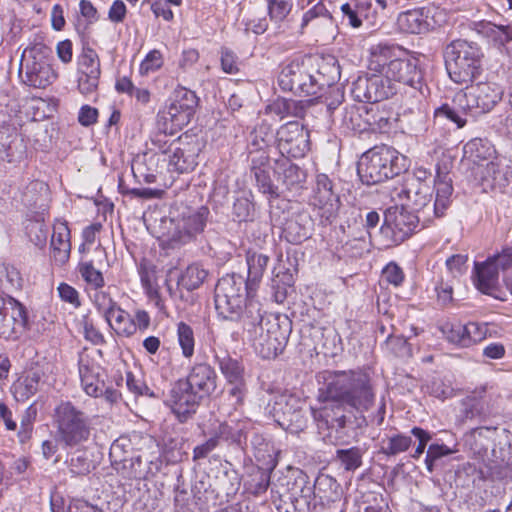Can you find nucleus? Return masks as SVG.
<instances>
[{
  "instance_id": "1",
  "label": "nucleus",
  "mask_w": 512,
  "mask_h": 512,
  "mask_svg": "<svg viewBox=\"0 0 512 512\" xmlns=\"http://www.w3.org/2000/svg\"><path fill=\"white\" fill-rule=\"evenodd\" d=\"M318 400L324 405L311 409L317 427L331 444L357 441L368 423L364 412L374 403L369 378L361 371L325 370L317 375Z\"/></svg>"
},
{
  "instance_id": "2",
  "label": "nucleus",
  "mask_w": 512,
  "mask_h": 512,
  "mask_svg": "<svg viewBox=\"0 0 512 512\" xmlns=\"http://www.w3.org/2000/svg\"><path fill=\"white\" fill-rule=\"evenodd\" d=\"M407 170V158L390 146H375L360 157L357 174L365 185L392 179Z\"/></svg>"
},
{
  "instance_id": "3",
  "label": "nucleus",
  "mask_w": 512,
  "mask_h": 512,
  "mask_svg": "<svg viewBox=\"0 0 512 512\" xmlns=\"http://www.w3.org/2000/svg\"><path fill=\"white\" fill-rule=\"evenodd\" d=\"M443 57L448 76L456 84L467 85L482 72L484 54L475 42L453 40L445 46Z\"/></svg>"
},
{
  "instance_id": "4",
  "label": "nucleus",
  "mask_w": 512,
  "mask_h": 512,
  "mask_svg": "<svg viewBox=\"0 0 512 512\" xmlns=\"http://www.w3.org/2000/svg\"><path fill=\"white\" fill-rule=\"evenodd\" d=\"M270 221L273 227L281 230V237L292 244H300L312 234L313 221L310 215L306 212L292 213L287 200L271 202Z\"/></svg>"
},
{
  "instance_id": "5",
  "label": "nucleus",
  "mask_w": 512,
  "mask_h": 512,
  "mask_svg": "<svg viewBox=\"0 0 512 512\" xmlns=\"http://www.w3.org/2000/svg\"><path fill=\"white\" fill-rule=\"evenodd\" d=\"M323 75L310 69L300 61H292L285 65L278 75V85L283 91H289L299 96H315L328 83L321 80Z\"/></svg>"
},
{
  "instance_id": "6",
  "label": "nucleus",
  "mask_w": 512,
  "mask_h": 512,
  "mask_svg": "<svg viewBox=\"0 0 512 512\" xmlns=\"http://www.w3.org/2000/svg\"><path fill=\"white\" fill-rule=\"evenodd\" d=\"M19 75L24 84L38 89L48 87L56 78L44 48L40 46L28 47L23 51Z\"/></svg>"
},
{
  "instance_id": "7",
  "label": "nucleus",
  "mask_w": 512,
  "mask_h": 512,
  "mask_svg": "<svg viewBox=\"0 0 512 512\" xmlns=\"http://www.w3.org/2000/svg\"><path fill=\"white\" fill-rule=\"evenodd\" d=\"M58 434L66 445H76L88 439L90 429L87 417L71 402H61L55 408Z\"/></svg>"
},
{
  "instance_id": "8",
  "label": "nucleus",
  "mask_w": 512,
  "mask_h": 512,
  "mask_svg": "<svg viewBox=\"0 0 512 512\" xmlns=\"http://www.w3.org/2000/svg\"><path fill=\"white\" fill-rule=\"evenodd\" d=\"M31 322L27 308L18 300L0 297V337L17 341L30 329Z\"/></svg>"
},
{
  "instance_id": "9",
  "label": "nucleus",
  "mask_w": 512,
  "mask_h": 512,
  "mask_svg": "<svg viewBox=\"0 0 512 512\" xmlns=\"http://www.w3.org/2000/svg\"><path fill=\"white\" fill-rule=\"evenodd\" d=\"M268 413L284 430L296 434L307 426V418L301 401L292 395H281L267 407Z\"/></svg>"
},
{
  "instance_id": "10",
  "label": "nucleus",
  "mask_w": 512,
  "mask_h": 512,
  "mask_svg": "<svg viewBox=\"0 0 512 512\" xmlns=\"http://www.w3.org/2000/svg\"><path fill=\"white\" fill-rule=\"evenodd\" d=\"M310 204L320 218L321 225L327 226L336 220L340 199L334 191L333 181L326 174L320 173L316 176Z\"/></svg>"
},
{
  "instance_id": "11",
  "label": "nucleus",
  "mask_w": 512,
  "mask_h": 512,
  "mask_svg": "<svg viewBox=\"0 0 512 512\" xmlns=\"http://www.w3.org/2000/svg\"><path fill=\"white\" fill-rule=\"evenodd\" d=\"M275 142L282 158H302L310 149L309 131L300 122L289 121L278 128Z\"/></svg>"
},
{
  "instance_id": "12",
  "label": "nucleus",
  "mask_w": 512,
  "mask_h": 512,
  "mask_svg": "<svg viewBox=\"0 0 512 512\" xmlns=\"http://www.w3.org/2000/svg\"><path fill=\"white\" fill-rule=\"evenodd\" d=\"M386 78L398 90V84H404L413 91V96L418 93L422 98L428 92L427 85L423 82L422 71L418 66V60L414 58H394L386 71Z\"/></svg>"
},
{
  "instance_id": "13",
  "label": "nucleus",
  "mask_w": 512,
  "mask_h": 512,
  "mask_svg": "<svg viewBox=\"0 0 512 512\" xmlns=\"http://www.w3.org/2000/svg\"><path fill=\"white\" fill-rule=\"evenodd\" d=\"M210 211L208 207L201 206L197 210L190 211L187 215L171 222L173 229L168 232L167 244L170 248H177L196 239L197 235L204 231Z\"/></svg>"
},
{
  "instance_id": "14",
  "label": "nucleus",
  "mask_w": 512,
  "mask_h": 512,
  "mask_svg": "<svg viewBox=\"0 0 512 512\" xmlns=\"http://www.w3.org/2000/svg\"><path fill=\"white\" fill-rule=\"evenodd\" d=\"M290 332L287 319L282 324L277 319L266 321L264 330L255 335L254 347L263 359L275 358L286 348Z\"/></svg>"
},
{
  "instance_id": "15",
  "label": "nucleus",
  "mask_w": 512,
  "mask_h": 512,
  "mask_svg": "<svg viewBox=\"0 0 512 512\" xmlns=\"http://www.w3.org/2000/svg\"><path fill=\"white\" fill-rule=\"evenodd\" d=\"M286 492L282 495L283 504L280 510L283 512H313L311 502L314 499L313 488L308 477L302 471L296 475L286 477Z\"/></svg>"
},
{
  "instance_id": "16",
  "label": "nucleus",
  "mask_w": 512,
  "mask_h": 512,
  "mask_svg": "<svg viewBox=\"0 0 512 512\" xmlns=\"http://www.w3.org/2000/svg\"><path fill=\"white\" fill-rule=\"evenodd\" d=\"M420 217L404 207L392 206L384 212L380 230L398 245L409 238L419 226Z\"/></svg>"
},
{
  "instance_id": "17",
  "label": "nucleus",
  "mask_w": 512,
  "mask_h": 512,
  "mask_svg": "<svg viewBox=\"0 0 512 512\" xmlns=\"http://www.w3.org/2000/svg\"><path fill=\"white\" fill-rule=\"evenodd\" d=\"M203 399L179 379L172 385L164 403L180 423H186L196 414Z\"/></svg>"
},
{
  "instance_id": "18",
  "label": "nucleus",
  "mask_w": 512,
  "mask_h": 512,
  "mask_svg": "<svg viewBox=\"0 0 512 512\" xmlns=\"http://www.w3.org/2000/svg\"><path fill=\"white\" fill-rule=\"evenodd\" d=\"M396 93V87L389 82L384 73L359 76L352 85V94L359 102L379 104Z\"/></svg>"
},
{
  "instance_id": "19",
  "label": "nucleus",
  "mask_w": 512,
  "mask_h": 512,
  "mask_svg": "<svg viewBox=\"0 0 512 512\" xmlns=\"http://www.w3.org/2000/svg\"><path fill=\"white\" fill-rule=\"evenodd\" d=\"M461 91L471 117L490 112L501 101L504 93L502 87L494 82H479Z\"/></svg>"
},
{
  "instance_id": "20",
  "label": "nucleus",
  "mask_w": 512,
  "mask_h": 512,
  "mask_svg": "<svg viewBox=\"0 0 512 512\" xmlns=\"http://www.w3.org/2000/svg\"><path fill=\"white\" fill-rule=\"evenodd\" d=\"M250 171L255 179L258 191L267 195L270 203L281 200L279 198V188L271 178L270 155H264L263 153L254 155L253 160L250 161Z\"/></svg>"
},
{
  "instance_id": "21",
  "label": "nucleus",
  "mask_w": 512,
  "mask_h": 512,
  "mask_svg": "<svg viewBox=\"0 0 512 512\" xmlns=\"http://www.w3.org/2000/svg\"><path fill=\"white\" fill-rule=\"evenodd\" d=\"M468 116H471V112L467 101L464 99L462 91H458L451 102L444 103L434 110V125H441L445 121H449L454 123L458 129H461L467 124Z\"/></svg>"
},
{
  "instance_id": "22",
  "label": "nucleus",
  "mask_w": 512,
  "mask_h": 512,
  "mask_svg": "<svg viewBox=\"0 0 512 512\" xmlns=\"http://www.w3.org/2000/svg\"><path fill=\"white\" fill-rule=\"evenodd\" d=\"M181 380L202 398L209 397L217 388V374L215 369L205 362L195 363L190 368L187 376Z\"/></svg>"
},
{
  "instance_id": "23",
  "label": "nucleus",
  "mask_w": 512,
  "mask_h": 512,
  "mask_svg": "<svg viewBox=\"0 0 512 512\" xmlns=\"http://www.w3.org/2000/svg\"><path fill=\"white\" fill-rule=\"evenodd\" d=\"M174 145L168 156L169 170L178 173L193 171L198 164L199 145L196 142H184L181 138L177 139Z\"/></svg>"
},
{
  "instance_id": "24",
  "label": "nucleus",
  "mask_w": 512,
  "mask_h": 512,
  "mask_svg": "<svg viewBox=\"0 0 512 512\" xmlns=\"http://www.w3.org/2000/svg\"><path fill=\"white\" fill-rule=\"evenodd\" d=\"M475 286L483 294L490 295L500 301H506V293L498 287L499 271L491 260L475 262Z\"/></svg>"
},
{
  "instance_id": "25",
  "label": "nucleus",
  "mask_w": 512,
  "mask_h": 512,
  "mask_svg": "<svg viewBox=\"0 0 512 512\" xmlns=\"http://www.w3.org/2000/svg\"><path fill=\"white\" fill-rule=\"evenodd\" d=\"M90 38L82 39L83 50L78 57V88L83 95H89L96 90L95 51L89 46Z\"/></svg>"
},
{
  "instance_id": "26",
  "label": "nucleus",
  "mask_w": 512,
  "mask_h": 512,
  "mask_svg": "<svg viewBox=\"0 0 512 512\" xmlns=\"http://www.w3.org/2000/svg\"><path fill=\"white\" fill-rule=\"evenodd\" d=\"M434 188L436 198L432 210L436 217H442L451 204L454 191L449 167L446 163H438L436 165Z\"/></svg>"
},
{
  "instance_id": "27",
  "label": "nucleus",
  "mask_w": 512,
  "mask_h": 512,
  "mask_svg": "<svg viewBox=\"0 0 512 512\" xmlns=\"http://www.w3.org/2000/svg\"><path fill=\"white\" fill-rule=\"evenodd\" d=\"M274 173L277 180L289 191H298L304 188L307 180L306 171L286 158L275 160Z\"/></svg>"
},
{
  "instance_id": "28",
  "label": "nucleus",
  "mask_w": 512,
  "mask_h": 512,
  "mask_svg": "<svg viewBox=\"0 0 512 512\" xmlns=\"http://www.w3.org/2000/svg\"><path fill=\"white\" fill-rule=\"evenodd\" d=\"M367 132L388 133L395 128L397 115L385 104H366Z\"/></svg>"
},
{
  "instance_id": "29",
  "label": "nucleus",
  "mask_w": 512,
  "mask_h": 512,
  "mask_svg": "<svg viewBox=\"0 0 512 512\" xmlns=\"http://www.w3.org/2000/svg\"><path fill=\"white\" fill-rule=\"evenodd\" d=\"M496 150L492 143L483 138H474L463 147V160L478 166H491L494 168L493 159Z\"/></svg>"
},
{
  "instance_id": "30",
  "label": "nucleus",
  "mask_w": 512,
  "mask_h": 512,
  "mask_svg": "<svg viewBox=\"0 0 512 512\" xmlns=\"http://www.w3.org/2000/svg\"><path fill=\"white\" fill-rule=\"evenodd\" d=\"M470 28L499 49L512 41V24L496 25L490 21L482 20L472 22Z\"/></svg>"
},
{
  "instance_id": "31",
  "label": "nucleus",
  "mask_w": 512,
  "mask_h": 512,
  "mask_svg": "<svg viewBox=\"0 0 512 512\" xmlns=\"http://www.w3.org/2000/svg\"><path fill=\"white\" fill-rule=\"evenodd\" d=\"M79 377L83 391L91 396L96 397V349L85 347L79 354Z\"/></svg>"
},
{
  "instance_id": "32",
  "label": "nucleus",
  "mask_w": 512,
  "mask_h": 512,
  "mask_svg": "<svg viewBox=\"0 0 512 512\" xmlns=\"http://www.w3.org/2000/svg\"><path fill=\"white\" fill-rule=\"evenodd\" d=\"M191 118L185 112L178 109L177 105L169 103L157 114V127L164 137L174 135L184 126L188 125Z\"/></svg>"
},
{
  "instance_id": "33",
  "label": "nucleus",
  "mask_w": 512,
  "mask_h": 512,
  "mask_svg": "<svg viewBox=\"0 0 512 512\" xmlns=\"http://www.w3.org/2000/svg\"><path fill=\"white\" fill-rule=\"evenodd\" d=\"M191 118L185 112L178 109L177 105L169 103L157 114V127L164 137L174 135L184 126L188 125Z\"/></svg>"
},
{
  "instance_id": "34",
  "label": "nucleus",
  "mask_w": 512,
  "mask_h": 512,
  "mask_svg": "<svg viewBox=\"0 0 512 512\" xmlns=\"http://www.w3.org/2000/svg\"><path fill=\"white\" fill-rule=\"evenodd\" d=\"M191 118L185 112L178 109L177 105L169 103L157 114V127L164 137L174 135L184 126L188 125Z\"/></svg>"
},
{
  "instance_id": "35",
  "label": "nucleus",
  "mask_w": 512,
  "mask_h": 512,
  "mask_svg": "<svg viewBox=\"0 0 512 512\" xmlns=\"http://www.w3.org/2000/svg\"><path fill=\"white\" fill-rule=\"evenodd\" d=\"M160 154L146 152L138 154L132 161L131 170L139 183H154L156 181Z\"/></svg>"
},
{
  "instance_id": "36",
  "label": "nucleus",
  "mask_w": 512,
  "mask_h": 512,
  "mask_svg": "<svg viewBox=\"0 0 512 512\" xmlns=\"http://www.w3.org/2000/svg\"><path fill=\"white\" fill-rule=\"evenodd\" d=\"M403 54L404 50L396 44L380 42L372 45L370 48L369 68L372 71L384 73L386 67L390 65L394 58H398Z\"/></svg>"
},
{
  "instance_id": "37",
  "label": "nucleus",
  "mask_w": 512,
  "mask_h": 512,
  "mask_svg": "<svg viewBox=\"0 0 512 512\" xmlns=\"http://www.w3.org/2000/svg\"><path fill=\"white\" fill-rule=\"evenodd\" d=\"M52 256L60 265L66 263L70 256V229L66 221L57 220L51 237Z\"/></svg>"
},
{
  "instance_id": "38",
  "label": "nucleus",
  "mask_w": 512,
  "mask_h": 512,
  "mask_svg": "<svg viewBox=\"0 0 512 512\" xmlns=\"http://www.w3.org/2000/svg\"><path fill=\"white\" fill-rule=\"evenodd\" d=\"M254 291L246 297L244 309H241V318L237 321L242 324V328L249 333L258 334L263 331L265 322L259 301L254 299Z\"/></svg>"
},
{
  "instance_id": "39",
  "label": "nucleus",
  "mask_w": 512,
  "mask_h": 512,
  "mask_svg": "<svg viewBox=\"0 0 512 512\" xmlns=\"http://www.w3.org/2000/svg\"><path fill=\"white\" fill-rule=\"evenodd\" d=\"M214 363L226 382L245 378V367L238 357H233L227 350H213Z\"/></svg>"
},
{
  "instance_id": "40",
  "label": "nucleus",
  "mask_w": 512,
  "mask_h": 512,
  "mask_svg": "<svg viewBox=\"0 0 512 512\" xmlns=\"http://www.w3.org/2000/svg\"><path fill=\"white\" fill-rule=\"evenodd\" d=\"M486 394V386H480L473 390L469 395L460 402V409L457 415V421L461 424L467 420L484 414V396Z\"/></svg>"
},
{
  "instance_id": "41",
  "label": "nucleus",
  "mask_w": 512,
  "mask_h": 512,
  "mask_svg": "<svg viewBox=\"0 0 512 512\" xmlns=\"http://www.w3.org/2000/svg\"><path fill=\"white\" fill-rule=\"evenodd\" d=\"M402 31L410 34H423L430 30L431 21L425 8L408 10L398 17Z\"/></svg>"
},
{
  "instance_id": "42",
  "label": "nucleus",
  "mask_w": 512,
  "mask_h": 512,
  "mask_svg": "<svg viewBox=\"0 0 512 512\" xmlns=\"http://www.w3.org/2000/svg\"><path fill=\"white\" fill-rule=\"evenodd\" d=\"M270 257L266 254L254 250H248L246 253V263L248 267L247 287L248 293L256 290V287L262 279Z\"/></svg>"
},
{
  "instance_id": "43",
  "label": "nucleus",
  "mask_w": 512,
  "mask_h": 512,
  "mask_svg": "<svg viewBox=\"0 0 512 512\" xmlns=\"http://www.w3.org/2000/svg\"><path fill=\"white\" fill-rule=\"evenodd\" d=\"M215 294L221 295V298L223 295L230 298L247 297V280H245L240 274H226L218 280L215 287Z\"/></svg>"
},
{
  "instance_id": "44",
  "label": "nucleus",
  "mask_w": 512,
  "mask_h": 512,
  "mask_svg": "<svg viewBox=\"0 0 512 512\" xmlns=\"http://www.w3.org/2000/svg\"><path fill=\"white\" fill-rule=\"evenodd\" d=\"M372 7L371 0H351L341 5L343 21L347 20V24L352 28H359L363 19L369 17Z\"/></svg>"
},
{
  "instance_id": "45",
  "label": "nucleus",
  "mask_w": 512,
  "mask_h": 512,
  "mask_svg": "<svg viewBox=\"0 0 512 512\" xmlns=\"http://www.w3.org/2000/svg\"><path fill=\"white\" fill-rule=\"evenodd\" d=\"M96 19V8L89 0H80L74 26L82 39L91 38V28Z\"/></svg>"
},
{
  "instance_id": "46",
  "label": "nucleus",
  "mask_w": 512,
  "mask_h": 512,
  "mask_svg": "<svg viewBox=\"0 0 512 512\" xmlns=\"http://www.w3.org/2000/svg\"><path fill=\"white\" fill-rule=\"evenodd\" d=\"M246 297H233L216 295L214 297L215 309L223 320L238 321L241 318V309Z\"/></svg>"
},
{
  "instance_id": "47",
  "label": "nucleus",
  "mask_w": 512,
  "mask_h": 512,
  "mask_svg": "<svg viewBox=\"0 0 512 512\" xmlns=\"http://www.w3.org/2000/svg\"><path fill=\"white\" fill-rule=\"evenodd\" d=\"M271 114L277 115L280 119L286 117L304 118L306 114L305 105L302 101L293 99L277 98L267 106Z\"/></svg>"
},
{
  "instance_id": "48",
  "label": "nucleus",
  "mask_w": 512,
  "mask_h": 512,
  "mask_svg": "<svg viewBox=\"0 0 512 512\" xmlns=\"http://www.w3.org/2000/svg\"><path fill=\"white\" fill-rule=\"evenodd\" d=\"M366 104L350 105L344 108L342 126L347 130L364 133L367 132Z\"/></svg>"
},
{
  "instance_id": "49",
  "label": "nucleus",
  "mask_w": 512,
  "mask_h": 512,
  "mask_svg": "<svg viewBox=\"0 0 512 512\" xmlns=\"http://www.w3.org/2000/svg\"><path fill=\"white\" fill-rule=\"evenodd\" d=\"M140 281L146 295L160 307L161 299L156 285V267L148 260L143 259L138 267Z\"/></svg>"
},
{
  "instance_id": "50",
  "label": "nucleus",
  "mask_w": 512,
  "mask_h": 512,
  "mask_svg": "<svg viewBox=\"0 0 512 512\" xmlns=\"http://www.w3.org/2000/svg\"><path fill=\"white\" fill-rule=\"evenodd\" d=\"M403 193L417 211L429 206L432 200V190L427 183H406Z\"/></svg>"
},
{
  "instance_id": "51",
  "label": "nucleus",
  "mask_w": 512,
  "mask_h": 512,
  "mask_svg": "<svg viewBox=\"0 0 512 512\" xmlns=\"http://www.w3.org/2000/svg\"><path fill=\"white\" fill-rule=\"evenodd\" d=\"M365 453L366 449L360 446L338 449L335 453V461L343 470L354 472L362 466Z\"/></svg>"
},
{
  "instance_id": "52",
  "label": "nucleus",
  "mask_w": 512,
  "mask_h": 512,
  "mask_svg": "<svg viewBox=\"0 0 512 512\" xmlns=\"http://www.w3.org/2000/svg\"><path fill=\"white\" fill-rule=\"evenodd\" d=\"M98 311L103 312L105 321L114 331L117 330L118 325L127 314L126 311L116 306L105 293H101V295L98 293Z\"/></svg>"
},
{
  "instance_id": "53",
  "label": "nucleus",
  "mask_w": 512,
  "mask_h": 512,
  "mask_svg": "<svg viewBox=\"0 0 512 512\" xmlns=\"http://www.w3.org/2000/svg\"><path fill=\"white\" fill-rule=\"evenodd\" d=\"M412 444V438L404 434H393L383 438L380 442L379 453L387 457H394L406 452Z\"/></svg>"
},
{
  "instance_id": "54",
  "label": "nucleus",
  "mask_w": 512,
  "mask_h": 512,
  "mask_svg": "<svg viewBox=\"0 0 512 512\" xmlns=\"http://www.w3.org/2000/svg\"><path fill=\"white\" fill-rule=\"evenodd\" d=\"M207 271L203 269L199 264L194 263L189 265L184 272L178 278V285L192 291L197 289L206 279Z\"/></svg>"
},
{
  "instance_id": "55",
  "label": "nucleus",
  "mask_w": 512,
  "mask_h": 512,
  "mask_svg": "<svg viewBox=\"0 0 512 512\" xmlns=\"http://www.w3.org/2000/svg\"><path fill=\"white\" fill-rule=\"evenodd\" d=\"M177 342L185 359H191L195 353V336L192 327L181 321L177 324Z\"/></svg>"
},
{
  "instance_id": "56",
  "label": "nucleus",
  "mask_w": 512,
  "mask_h": 512,
  "mask_svg": "<svg viewBox=\"0 0 512 512\" xmlns=\"http://www.w3.org/2000/svg\"><path fill=\"white\" fill-rule=\"evenodd\" d=\"M115 89L119 93L135 98L142 105L148 104L151 99V93L147 88L136 87L132 80L126 76L117 79Z\"/></svg>"
},
{
  "instance_id": "57",
  "label": "nucleus",
  "mask_w": 512,
  "mask_h": 512,
  "mask_svg": "<svg viewBox=\"0 0 512 512\" xmlns=\"http://www.w3.org/2000/svg\"><path fill=\"white\" fill-rule=\"evenodd\" d=\"M171 103L177 105L178 109L192 118L198 105V97L194 91L185 87H179L174 91Z\"/></svg>"
},
{
  "instance_id": "58",
  "label": "nucleus",
  "mask_w": 512,
  "mask_h": 512,
  "mask_svg": "<svg viewBox=\"0 0 512 512\" xmlns=\"http://www.w3.org/2000/svg\"><path fill=\"white\" fill-rule=\"evenodd\" d=\"M40 380L41 374L39 371L31 370L27 372L15 384V393L20 395L22 399H28L39 390Z\"/></svg>"
},
{
  "instance_id": "59",
  "label": "nucleus",
  "mask_w": 512,
  "mask_h": 512,
  "mask_svg": "<svg viewBox=\"0 0 512 512\" xmlns=\"http://www.w3.org/2000/svg\"><path fill=\"white\" fill-rule=\"evenodd\" d=\"M270 473L269 469L253 467L246 482L248 490L256 495L264 493L270 484Z\"/></svg>"
},
{
  "instance_id": "60",
  "label": "nucleus",
  "mask_w": 512,
  "mask_h": 512,
  "mask_svg": "<svg viewBox=\"0 0 512 512\" xmlns=\"http://www.w3.org/2000/svg\"><path fill=\"white\" fill-rule=\"evenodd\" d=\"M267 14L271 22L280 25L293 9L292 0H266Z\"/></svg>"
},
{
  "instance_id": "61",
  "label": "nucleus",
  "mask_w": 512,
  "mask_h": 512,
  "mask_svg": "<svg viewBox=\"0 0 512 512\" xmlns=\"http://www.w3.org/2000/svg\"><path fill=\"white\" fill-rule=\"evenodd\" d=\"M16 129L12 125H0V160L11 162L13 154L11 153V144L16 139Z\"/></svg>"
},
{
  "instance_id": "62",
  "label": "nucleus",
  "mask_w": 512,
  "mask_h": 512,
  "mask_svg": "<svg viewBox=\"0 0 512 512\" xmlns=\"http://www.w3.org/2000/svg\"><path fill=\"white\" fill-rule=\"evenodd\" d=\"M255 205L247 197L237 198L232 207L233 219L238 222H251L254 220Z\"/></svg>"
},
{
  "instance_id": "63",
  "label": "nucleus",
  "mask_w": 512,
  "mask_h": 512,
  "mask_svg": "<svg viewBox=\"0 0 512 512\" xmlns=\"http://www.w3.org/2000/svg\"><path fill=\"white\" fill-rule=\"evenodd\" d=\"M164 65V55L158 49L150 50L139 65V74L148 76L159 71Z\"/></svg>"
},
{
  "instance_id": "64",
  "label": "nucleus",
  "mask_w": 512,
  "mask_h": 512,
  "mask_svg": "<svg viewBox=\"0 0 512 512\" xmlns=\"http://www.w3.org/2000/svg\"><path fill=\"white\" fill-rule=\"evenodd\" d=\"M37 416V409L34 405H30L23 413L20 421V429L18 431V439L21 443H25L31 438L33 431V423Z\"/></svg>"
}]
</instances>
